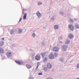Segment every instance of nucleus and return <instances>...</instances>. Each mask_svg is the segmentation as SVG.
<instances>
[{"mask_svg":"<svg viewBox=\"0 0 79 79\" xmlns=\"http://www.w3.org/2000/svg\"><path fill=\"white\" fill-rule=\"evenodd\" d=\"M24 10H26V9H23V11H22V14L23 15H24L23 16V20H25V19H27V18H26V17H27V14L26 13H24Z\"/></svg>","mask_w":79,"mask_h":79,"instance_id":"nucleus-1","label":"nucleus"},{"mask_svg":"<svg viewBox=\"0 0 79 79\" xmlns=\"http://www.w3.org/2000/svg\"><path fill=\"white\" fill-rule=\"evenodd\" d=\"M63 51H66L67 48H68V46L66 45H63L61 46Z\"/></svg>","mask_w":79,"mask_h":79,"instance_id":"nucleus-2","label":"nucleus"},{"mask_svg":"<svg viewBox=\"0 0 79 79\" xmlns=\"http://www.w3.org/2000/svg\"><path fill=\"white\" fill-rule=\"evenodd\" d=\"M15 62L17 64H24V63L22 61L20 62L17 60H15Z\"/></svg>","mask_w":79,"mask_h":79,"instance_id":"nucleus-3","label":"nucleus"},{"mask_svg":"<svg viewBox=\"0 0 79 79\" xmlns=\"http://www.w3.org/2000/svg\"><path fill=\"white\" fill-rule=\"evenodd\" d=\"M36 15L39 18H40V17L42 16V15H41L39 11H37L36 13Z\"/></svg>","mask_w":79,"mask_h":79,"instance_id":"nucleus-4","label":"nucleus"},{"mask_svg":"<svg viewBox=\"0 0 79 79\" xmlns=\"http://www.w3.org/2000/svg\"><path fill=\"white\" fill-rule=\"evenodd\" d=\"M69 28L70 30H73L74 27L73 26V25L70 24L69 26Z\"/></svg>","mask_w":79,"mask_h":79,"instance_id":"nucleus-5","label":"nucleus"},{"mask_svg":"<svg viewBox=\"0 0 79 79\" xmlns=\"http://www.w3.org/2000/svg\"><path fill=\"white\" fill-rule=\"evenodd\" d=\"M35 60H37V61H39L40 60V57L38 55H37L35 57Z\"/></svg>","mask_w":79,"mask_h":79,"instance_id":"nucleus-6","label":"nucleus"},{"mask_svg":"<svg viewBox=\"0 0 79 79\" xmlns=\"http://www.w3.org/2000/svg\"><path fill=\"white\" fill-rule=\"evenodd\" d=\"M53 50L54 52H58V51L59 49H58V48L57 47H54L53 48Z\"/></svg>","mask_w":79,"mask_h":79,"instance_id":"nucleus-7","label":"nucleus"},{"mask_svg":"<svg viewBox=\"0 0 79 79\" xmlns=\"http://www.w3.org/2000/svg\"><path fill=\"white\" fill-rule=\"evenodd\" d=\"M47 67L48 69H51L52 68V66L51 64L48 63L47 64Z\"/></svg>","mask_w":79,"mask_h":79,"instance_id":"nucleus-8","label":"nucleus"},{"mask_svg":"<svg viewBox=\"0 0 79 79\" xmlns=\"http://www.w3.org/2000/svg\"><path fill=\"white\" fill-rule=\"evenodd\" d=\"M49 58L50 59H53L54 58V55L52 54H50L49 55Z\"/></svg>","mask_w":79,"mask_h":79,"instance_id":"nucleus-9","label":"nucleus"},{"mask_svg":"<svg viewBox=\"0 0 79 79\" xmlns=\"http://www.w3.org/2000/svg\"><path fill=\"white\" fill-rule=\"evenodd\" d=\"M5 42L3 41H0V47H2L4 45Z\"/></svg>","mask_w":79,"mask_h":79,"instance_id":"nucleus-10","label":"nucleus"},{"mask_svg":"<svg viewBox=\"0 0 79 79\" xmlns=\"http://www.w3.org/2000/svg\"><path fill=\"white\" fill-rule=\"evenodd\" d=\"M6 55L7 57H10V56H11V55H12L11 52H7V54Z\"/></svg>","mask_w":79,"mask_h":79,"instance_id":"nucleus-11","label":"nucleus"},{"mask_svg":"<svg viewBox=\"0 0 79 79\" xmlns=\"http://www.w3.org/2000/svg\"><path fill=\"white\" fill-rule=\"evenodd\" d=\"M69 38H70V39H73V35L70 34H69Z\"/></svg>","mask_w":79,"mask_h":79,"instance_id":"nucleus-12","label":"nucleus"},{"mask_svg":"<svg viewBox=\"0 0 79 79\" xmlns=\"http://www.w3.org/2000/svg\"><path fill=\"white\" fill-rule=\"evenodd\" d=\"M35 52H33L31 54V57L32 58H34L35 57Z\"/></svg>","mask_w":79,"mask_h":79,"instance_id":"nucleus-13","label":"nucleus"},{"mask_svg":"<svg viewBox=\"0 0 79 79\" xmlns=\"http://www.w3.org/2000/svg\"><path fill=\"white\" fill-rule=\"evenodd\" d=\"M69 43H70V40L68 39L66 41L65 43V44H66V45H68V44H69Z\"/></svg>","mask_w":79,"mask_h":79,"instance_id":"nucleus-14","label":"nucleus"},{"mask_svg":"<svg viewBox=\"0 0 79 79\" xmlns=\"http://www.w3.org/2000/svg\"><path fill=\"white\" fill-rule=\"evenodd\" d=\"M47 60H48V58L46 57H45L43 60L44 62H47Z\"/></svg>","mask_w":79,"mask_h":79,"instance_id":"nucleus-15","label":"nucleus"},{"mask_svg":"<svg viewBox=\"0 0 79 79\" xmlns=\"http://www.w3.org/2000/svg\"><path fill=\"white\" fill-rule=\"evenodd\" d=\"M23 32V30L22 29L20 28V29L18 30V33L19 34H21V33Z\"/></svg>","mask_w":79,"mask_h":79,"instance_id":"nucleus-16","label":"nucleus"},{"mask_svg":"<svg viewBox=\"0 0 79 79\" xmlns=\"http://www.w3.org/2000/svg\"><path fill=\"white\" fill-rule=\"evenodd\" d=\"M3 49L2 48H0V53H3Z\"/></svg>","mask_w":79,"mask_h":79,"instance_id":"nucleus-17","label":"nucleus"},{"mask_svg":"<svg viewBox=\"0 0 79 79\" xmlns=\"http://www.w3.org/2000/svg\"><path fill=\"white\" fill-rule=\"evenodd\" d=\"M27 68L28 69H30V68H31V65L29 64H27L26 66Z\"/></svg>","mask_w":79,"mask_h":79,"instance_id":"nucleus-18","label":"nucleus"},{"mask_svg":"<svg viewBox=\"0 0 79 79\" xmlns=\"http://www.w3.org/2000/svg\"><path fill=\"white\" fill-rule=\"evenodd\" d=\"M54 28L55 29H58V26L55 25L54 26Z\"/></svg>","mask_w":79,"mask_h":79,"instance_id":"nucleus-19","label":"nucleus"},{"mask_svg":"<svg viewBox=\"0 0 79 79\" xmlns=\"http://www.w3.org/2000/svg\"><path fill=\"white\" fill-rule=\"evenodd\" d=\"M59 14L61 16H64V12L63 11L59 12Z\"/></svg>","mask_w":79,"mask_h":79,"instance_id":"nucleus-20","label":"nucleus"},{"mask_svg":"<svg viewBox=\"0 0 79 79\" xmlns=\"http://www.w3.org/2000/svg\"><path fill=\"white\" fill-rule=\"evenodd\" d=\"M41 44L42 46H45V42H44V41H43L41 43Z\"/></svg>","mask_w":79,"mask_h":79,"instance_id":"nucleus-21","label":"nucleus"},{"mask_svg":"<svg viewBox=\"0 0 79 79\" xmlns=\"http://www.w3.org/2000/svg\"><path fill=\"white\" fill-rule=\"evenodd\" d=\"M55 21V18L53 17H52L50 20V22H52V21Z\"/></svg>","mask_w":79,"mask_h":79,"instance_id":"nucleus-22","label":"nucleus"},{"mask_svg":"<svg viewBox=\"0 0 79 79\" xmlns=\"http://www.w3.org/2000/svg\"><path fill=\"white\" fill-rule=\"evenodd\" d=\"M14 32H15V30H14L12 29L10 31V34H13Z\"/></svg>","mask_w":79,"mask_h":79,"instance_id":"nucleus-23","label":"nucleus"},{"mask_svg":"<svg viewBox=\"0 0 79 79\" xmlns=\"http://www.w3.org/2000/svg\"><path fill=\"white\" fill-rule=\"evenodd\" d=\"M44 70L45 72H47V67H44Z\"/></svg>","mask_w":79,"mask_h":79,"instance_id":"nucleus-24","label":"nucleus"},{"mask_svg":"<svg viewBox=\"0 0 79 79\" xmlns=\"http://www.w3.org/2000/svg\"><path fill=\"white\" fill-rule=\"evenodd\" d=\"M69 21L71 23H73L74 21L73 20V19H71L69 20Z\"/></svg>","mask_w":79,"mask_h":79,"instance_id":"nucleus-25","label":"nucleus"},{"mask_svg":"<svg viewBox=\"0 0 79 79\" xmlns=\"http://www.w3.org/2000/svg\"><path fill=\"white\" fill-rule=\"evenodd\" d=\"M54 56L55 57H57L58 56V54L56 52H55L54 53Z\"/></svg>","mask_w":79,"mask_h":79,"instance_id":"nucleus-26","label":"nucleus"},{"mask_svg":"<svg viewBox=\"0 0 79 79\" xmlns=\"http://www.w3.org/2000/svg\"><path fill=\"white\" fill-rule=\"evenodd\" d=\"M75 27L77 29H78L79 28V25L77 24L75 26Z\"/></svg>","mask_w":79,"mask_h":79,"instance_id":"nucleus-27","label":"nucleus"},{"mask_svg":"<svg viewBox=\"0 0 79 79\" xmlns=\"http://www.w3.org/2000/svg\"><path fill=\"white\" fill-rule=\"evenodd\" d=\"M63 39V37H62L60 36L59 37V40H62Z\"/></svg>","mask_w":79,"mask_h":79,"instance_id":"nucleus-28","label":"nucleus"},{"mask_svg":"<svg viewBox=\"0 0 79 79\" xmlns=\"http://www.w3.org/2000/svg\"><path fill=\"white\" fill-rule=\"evenodd\" d=\"M21 21H22V18L20 17V19H19V21L18 22V23H20V22H21Z\"/></svg>","mask_w":79,"mask_h":79,"instance_id":"nucleus-29","label":"nucleus"},{"mask_svg":"<svg viewBox=\"0 0 79 79\" xmlns=\"http://www.w3.org/2000/svg\"><path fill=\"white\" fill-rule=\"evenodd\" d=\"M41 55H42V56L43 57V58L45 56V55H44V53H41Z\"/></svg>","mask_w":79,"mask_h":79,"instance_id":"nucleus-30","label":"nucleus"},{"mask_svg":"<svg viewBox=\"0 0 79 79\" xmlns=\"http://www.w3.org/2000/svg\"><path fill=\"white\" fill-rule=\"evenodd\" d=\"M59 60L61 62H63V58H60L59 59Z\"/></svg>","mask_w":79,"mask_h":79,"instance_id":"nucleus-31","label":"nucleus"},{"mask_svg":"<svg viewBox=\"0 0 79 79\" xmlns=\"http://www.w3.org/2000/svg\"><path fill=\"white\" fill-rule=\"evenodd\" d=\"M32 36L33 37H35V33H33L32 34Z\"/></svg>","mask_w":79,"mask_h":79,"instance_id":"nucleus-32","label":"nucleus"},{"mask_svg":"<svg viewBox=\"0 0 79 79\" xmlns=\"http://www.w3.org/2000/svg\"><path fill=\"white\" fill-rule=\"evenodd\" d=\"M76 67L77 69H79V64H77Z\"/></svg>","mask_w":79,"mask_h":79,"instance_id":"nucleus-33","label":"nucleus"},{"mask_svg":"<svg viewBox=\"0 0 79 79\" xmlns=\"http://www.w3.org/2000/svg\"><path fill=\"white\" fill-rule=\"evenodd\" d=\"M40 64V63H39V62L37 63V66H39Z\"/></svg>","mask_w":79,"mask_h":79,"instance_id":"nucleus-34","label":"nucleus"},{"mask_svg":"<svg viewBox=\"0 0 79 79\" xmlns=\"http://www.w3.org/2000/svg\"><path fill=\"white\" fill-rule=\"evenodd\" d=\"M38 3L39 5H40L42 4V2H38Z\"/></svg>","mask_w":79,"mask_h":79,"instance_id":"nucleus-35","label":"nucleus"},{"mask_svg":"<svg viewBox=\"0 0 79 79\" xmlns=\"http://www.w3.org/2000/svg\"><path fill=\"white\" fill-rule=\"evenodd\" d=\"M38 75H42V73H38Z\"/></svg>","mask_w":79,"mask_h":79,"instance_id":"nucleus-36","label":"nucleus"},{"mask_svg":"<svg viewBox=\"0 0 79 79\" xmlns=\"http://www.w3.org/2000/svg\"><path fill=\"white\" fill-rule=\"evenodd\" d=\"M1 40H4V38H1Z\"/></svg>","mask_w":79,"mask_h":79,"instance_id":"nucleus-37","label":"nucleus"},{"mask_svg":"<svg viewBox=\"0 0 79 79\" xmlns=\"http://www.w3.org/2000/svg\"><path fill=\"white\" fill-rule=\"evenodd\" d=\"M39 66L37 65L36 67V69H38V68H39Z\"/></svg>","mask_w":79,"mask_h":79,"instance_id":"nucleus-38","label":"nucleus"},{"mask_svg":"<svg viewBox=\"0 0 79 79\" xmlns=\"http://www.w3.org/2000/svg\"><path fill=\"white\" fill-rule=\"evenodd\" d=\"M43 53H44V55H46L47 54V52H44Z\"/></svg>","mask_w":79,"mask_h":79,"instance_id":"nucleus-39","label":"nucleus"},{"mask_svg":"<svg viewBox=\"0 0 79 79\" xmlns=\"http://www.w3.org/2000/svg\"><path fill=\"white\" fill-rule=\"evenodd\" d=\"M6 57H5V56H3V57H2V59H6Z\"/></svg>","mask_w":79,"mask_h":79,"instance_id":"nucleus-40","label":"nucleus"},{"mask_svg":"<svg viewBox=\"0 0 79 79\" xmlns=\"http://www.w3.org/2000/svg\"><path fill=\"white\" fill-rule=\"evenodd\" d=\"M13 47H15V44H14V45L13 46Z\"/></svg>","mask_w":79,"mask_h":79,"instance_id":"nucleus-41","label":"nucleus"},{"mask_svg":"<svg viewBox=\"0 0 79 79\" xmlns=\"http://www.w3.org/2000/svg\"><path fill=\"white\" fill-rule=\"evenodd\" d=\"M29 79H33V78L30 77Z\"/></svg>","mask_w":79,"mask_h":79,"instance_id":"nucleus-42","label":"nucleus"},{"mask_svg":"<svg viewBox=\"0 0 79 79\" xmlns=\"http://www.w3.org/2000/svg\"><path fill=\"white\" fill-rule=\"evenodd\" d=\"M75 20H76V21L77 20V19H75Z\"/></svg>","mask_w":79,"mask_h":79,"instance_id":"nucleus-43","label":"nucleus"},{"mask_svg":"<svg viewBox=\"0 0 79 79\" xmlns=\"http://www.w3.org/2000/svg\"><path fill=\"white\" fill-rule=\"evenodd\" d=\"M60 43H62V41H60Z\"/></svg>","mask_w":79,"mask_h":79,"instance_id":"nucleus-44","label":"nucleus"},{"mask_svg":"<svg viewBox=\"0 0 79 79\" xmlns=\"http://www.w3.org/2000/svg\"><path fill=\"white\" fill-rule=\"evenodd\" d=\"M76 79H79V78H77Z\"/></svg>","mask_w":79,"mask_h":79,"instance_id":"nucleus-45","label":"nucleus"},{"mask_svg":"<svg viewBox=\"0 0 79 79\" xmlns=\"http://www.w3.org/2000/svg\"><path fill=\"white\" fill-rule=\"evenodd\" d=\"M63 0V1H64V0Z\"/></svg>","mask_w":79,"mask_h":79,"instance_id":"nucleus-46","label":"nucleus"}]
</instances>
